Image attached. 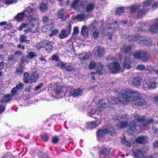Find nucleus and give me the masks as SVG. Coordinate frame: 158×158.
Returning <instances> with one entry per match:
<instances>
[{
  "label": "nucleus",
  "instance_id": "19",
  "mask_svg": "<svg viewBox=\"0 0 158 158\" xmlns=\"http://www.w3.org/2000/svg\"><path fill=\"white\" fill-rule=\"evenodd\" d=\"M110 151L106 148H103L100 151V158H108Z\"/></svg>",
  "mask_w": 158,
  "mask_h": 158
},
{
  "label": "nucleus",
  "instance_id": "56",
  "mask_svg": "<svg viewBox=\"0 0 158 158\" xmlns=\"http://www.w3.org/2000/svg\"><path fill=\"white\" fill-rule=\"evenodd\" d=\"M79 32L78 28L77 27H75L73 29V34L75 35L77 34Z\"/></svg>",
  "mask_w": 158,
  "mask_h": 158
},
{
  "label": "nucleus",
  "instance_id": "53",
  "mask_svg": "<svg viewBox=\"0 0 158 158\" xmlns=\"http://www.w3.org/2000/svg\"><path fill=\"white\" fill-rule=\"evenodd\" d=\"M145 68L144 66L143 65L140 64L138 65L137 67V69L139 70H143Z\"/></svg>",
  "mask_w": 158,
  "mask_h": 158
},
{
  "label": "nucleus",
  "instance_id": "63",
  "mask_svg": "<svg viewBox=\"0 0 158 158\" xmlns=\"http://www.w3.org/2000/svg\"><path fill=\"white\" fill-rule=\"evenodd\" d=\"M18 48H21L23 50H24L25 49V47L24 46H22L20 44H19L18 45Z\"/></svg>",
  "mask_w": 158,
  "mask_h": 158
},
{
  "label": "nucleus",
  "instance_id": "22",
  "mask_svg": "<svg viewBox=\"0 0 158 158\" xmlns=\"http://www.w3.org/2000/svg\"><path fill=\"white\" fill-rule=\"evenodd\" d=\"M109 131L106 128L100 129L97 132V136L98 138L102 137L108 133Z\"/></svg>",
  "mask_w": 158,
  "mask_h": 158
},
{
  "label": "nucleus",
  "instance_id": "57",
  "mask_svg": "<svg viewBox=\"0 0 158 158\" xmlns=\"http://www.w3.org/2000/svg\"><path fill=\"white\" fill-rule=\"evenodd\" d=\"M152 9H155L158 8V2H154L152 6Z\"/></svg>",
  "mask_w": 158,
  "mask_h": 158
},
{
  "label": "nucleus",
  "instance_id": "4",
  "mask_svg": "<svg viewBox=\"0 0 158 158\" xmlns=\"http://www.w3.org/2000/svg\"><path fill=\"white\" fill-rule=\"evenodd\" d=\"M134 118L135 119V121L131 123L128 125L129 130H131L132 131L135 130L136 126L139 125V127H141L149 124L153 122V120L152 119L145 120H144L143 118L138 115H135Z\"/></svg>",
  "mask_w": 158,
  "mask_h": 158
},
{
  "label": "nucleus",
  "instance_id": "60",
  "mask_svg": "<svg viewBox=\"0 0 158 158\" xmlns=\"http://www.w3.org/2000/svg\"><path fill=\"white\" fill-rule=\"evenodd\" d=\"M5 108L4 106L2 105H0V113L3 111L4 110Z\"/></svg>",
  "mask_w": 158,
  "mask_h": 158
},
{
  "label": "nucleus",
  "instance_id": "48",
  "mask_svg": "<svg viewBox=\"0 0 158 158\" xmlns=\"http://www.w3.org/2000/svg\"><path fill=\"white\" fill-rule=\"evenodd\" d=\"M74 69V68L73 66L70 65L68 66H66L65 69L66 71L70 72L73 70Z\"/></svg>",
  "mask_w": 158,
  "mask_h": 158
},
{
  "label": "nucleus",
  "instance_id": "8",
  "mask_svg": "<svg viewBox=\"0 0 158 158\" xmlns=\"http://www.w3.org/2000/svg\"><path fill=\"white\" fill-rule=\"evenodd\" d=\"M134 56L136 59H140L143 62H146L149 59L150 56L146 52H136L134 54Z\"/></svg>",
  "mask_w": 158,
  "mask_h": 158
},
{
  "label": "nucleus",
  "instance_id": "50",
  "mask_svg": "<svg viewBox=\"0 0 158 158\" xmlns=\"http://www.w3.org/2000/svg\"><path fill=\"white\" fill-rule=\"evenodd\" d=\"M58 32V31L57 29L53 31H52L51 32V33L49 35V36L50 37H52L53 35H56Z\"/></svg>",
  "mask_w": 158,
  "mask_h": 158
},
{
  "label": "nucleus",
  "instance_id": "45",
  "mask_svg": "<svg viewBox=\"0 0 158 158\" xmlns=\"http://www.w3.org/2000/svg\"><path fill=\"white\" fill-rule=\"evenodd\" d=\"M99 34V32L98 30L94 31L93 33V37L95 39H96L98 37Z\"/></svg>",
  "mask_w": 158,
  "mask_h": 158
},
{
  "label": "nucleus",
  "instance_id": "32",
  "mask_svg": "<svg viewBox=\"0 0 158 158\" xmlns=\"http://www.w3.org/2000/svg\"><path fill=\"white\" fill-rule=\"evenodd\" d=\"M132 48L131 46H123L121 48L122 51H123L124 52L127 53L130 51Z\"/></svg>",
  "mask_w": 158,
  "mask_h": 158
},
{
  "label": "nucleus",
  "instance_id": "24",
  "mask_svg": "<svg viewBox=\"0 0 158 158\" xmlns=\"http://www.w3.org/2000/svg\"><path fill=\"white\" fill-rule=\"evenodd\" d=\"M88 31L87 27L85 26H83L81 32V35L84 37H87L88 36Z\"/></svg>",
  "mask_w": 158,
  "mask_h": 158
},
{
  "label": "nucleus",
  "instance_id": "6",
  "mask_svg": "<svg viewBox=\"0 0 158 158\" xmlns=\"http://www.w3.org/2000/svg\"><path fill=\"white\" fill-rule=\"evenodd\" d=\"M103 66L101 63H98L96 64L94 61H92L90 62L89 65V68L90 69L96 68L97 69L96 72H92L90 75H94L96 73H98L99 75H102V71L103 69Z\"/></svg>",
  "mask_w": 158,
  "mask_h": 158
},
{
  "label": "nucleus",
  "instance_id": "16",
  "mask_svg": "<svg viewBox=\"0 0 158 158\" xmlns=\"http://www.w3.org/2000/svg\"><path fill=\"white\" fill-rule=\"evenodd\" d=\"M64 87L59 83H56L54 85L53 90L56 95H59L63 91Z\"/></svg>",
  "mask_w": 158,
  "mask_h": 158
},
{
  "label": "nucleus",
  "instance_id": "28",
  "mask_svg": "<svg viewBox=\"0 0 158 158\" xmlns=\"http://www.w3.org/2000/svg\"><path fill=\"white\" fill-rule=\"evenodd\" d=\"M54 26L53 23H51L48 25H46L44 26L42 28V30L44 32L47 31H49L52 28H53Z\"/></svg>",
  "mask_w": 158,
  "mask_h": 158
},
{
  "label": "nucleus",
  "instance_id": "26",
  "mask_svg": "<svg viewBox=\"0 0 158 158\" xmlns=\"http://www.w3.org/2000/svg\"><path fill=\"white\" fill-rule=\"evenodd\" d=\"M149 31L153 33H156L158 31V22L154 23L150 27Z\"/></svg>",
  "mask_w": 158,
  "mask_h": 158
},
{
  "label": "nucleus",
  "instance_id": "43",
  "mask_svg": "<svg viewBox=\"0 0 158 158\" xmlns=\"http://www.w3.org/2000/svg\"><path fill=\"white\" fill-rule=\"evenodd\" d=\"M145 11H143L141 10H139L137 15V17L138 18H142L145 15Z\"/></svg>",
  "mask_w": 158,
  "mask_h": 158
},
{
  "label": "nucleus",
  "instance_id": "35",
  "mask_svg": "<svg viewBox=\"0 0 158 158\" xmlns=\"http://www.w3.org/2000/svg\"><path fill=\"white\" fill-rule=\"evenodd\" d=\"M122 142L123 144L129 147L131 146V143L126 140L125 137L122 138Z\"/></svg>",
  "mask_w": 158,
  "mask_h": 158
},
{
  "label": "nucleus",
  "instance_id": "52",
  "mask_svg": "<svg viewBox=\"0 0 158 158\" xmlns=\"http://www.w3.org/2000/svg\"><path fill=\"white\" fill-rule=\"evenodd\" d=\"M59 140V139L57 136L53 137L52 139V142L54 144L57 143Z\"/></svg>",
  "mask_w": 158,
  "mask_h": 158
},
{
  "label": "nucleus",
  "instance_id": "17",
  "mask_svg": "<svg viewBox=\"0 0 158 158\" xmlns=\"http://www.w3.org/2000/svg\"><path fill=\"white\" fill-rule=\"evenodd\" d=\"M69 28V31H67L65 29H63L59 34V37L60 39L65 38L69 36L70 33V31L71 29V26L69 25L68 27H67V28Z\"/></svg>",
  "mask_w": 158,
  "mask_h": 158
},
{
  "label": "nucleus",
  "instance_id": "38",
  "mask_svg": "<svg viewBox=\"0 0 158 158\" xmlns=\"http://www.w3.org/2000/svg\"><path fill=\"white\" fill-rule=\"evenodd\" d=\"M152 2V0H147L146 1L143 2L142 7L143 8L147 7L151 5Z\"/></svg>",
  "mask_w": 158,
  "mask_h": 158
},
{
  "label": "nucleus",
  "instance_id": "49",
  "mask_svg": "<svg viewBox=\"0 0 158 158\" xmlns=\"http://www.w3.org/2000/svg\"><path fill=\"white\" fill-rule=\"evenodd\" d=\"M19 90L15 87L13 88L11 90V93L13 95H15L17 94V93Z\"/></svg>",
  "mask_w": 158,
  "mask_h": 158
},
{
  "label": "nucleus",
  "instance_id": "23",
  "mask_svg": "<svg viewBox=\"0 0 158 158\" xmlns=\"http://www.w3.org/2000/svg\"><path fill=\"white\" fill-rule=\"evenodd\" d=\"M104 52V48H103L99 47L95 48L94 51V53L98 55L99 56H101L102 55Z\"/></svg>",
  "mask_w": 158,
  "mask_h": 158
},
{
  "label": "nucleus",
  "instance_id": "27",
  "mask_svg": "<svg viewBox=\"0 0 158 158\" xmlns=\"http://www.w3.org/2000/svg\"><path fill=\"white\" fill-rule=\"evenodd\" d=\"M12 95L11 94L5 95L3 99L1 101V102L2 103H5L8 102L12 99Z\"/></svg>",
  "mask_w": 158,
  "mask_h": 158
},
{
  "label": "nucleus",
  "instance_id": "5",
  "mask_svg": "<svg viewBox=\"0 0 158 158\" xmlns=\"http://www.w3.org/2000/svg\"><path fill=\"white\" fill-rule=\"evenodd\" d=\"M39 77V75L37 72L33 73L29 76V74L26 72L24 74L23 81L25 83H32L36 82Z\"/></svg>",
  "mask_w": 158,
  "mask_h": 158
},
{
  "label": "nucleus",
  "instance_id": "44",
  "mask_svg": "<svg viewBox=\"0 0 158 158\" xmlns=\"http://www.w3.org/2000/svg\"><path fill=\"white\" fill-rule=\"evenodd\" d=\"M57 64L58 66L63 69H65L66 67L65 66L66 64L62 61L58 62Z\"/></svg>",
  "mask_w": 158,
  "mask_h": 158
},
{
  "label": "nucleus",
  "instance_id": "46",
  "mask_svg": "<svg viewBox=\"0 0 158 158\" xmlns=\"http://www.w3.org/2000/svg\"><path fill=\"white\" fill-rule=\"evenodd\" d=\"M148 69L150 71H151L152 70L156 73L158 74V69H155L152 66H149Z\"/></svg>",
  "mask_w": 158,
  "mask_h": 158
},
{
  "label": "nucleus",
  "instance_id": "12",
  "mask_svg": "<svg viewBox=\"0 0 158 158\" xmlns=\"http://www.w3.org/2000/svg\"><path fill=\"white\" fill-rule=\"evenodd\" d=\"M52 43L48 41H44L39 43L35 46L38 50L42 48H45L48 51L51 50L52 48Z\"/></svg>",
  "mask_w": 158,
  "mask_h": 158
},
{
  "label": "nucleus",
  "instance_id": "55",
  "mask_svg": "<svg viewBox=\"0 0 158 158\" xmlns=\"http://www.w3.org/2000/svg\"><path fill=\"white\" fill-rule=\"evenodd\" d=\"M43 85V84L42 83H40L35 88V90H37L40 89Z\"/></svg>",
  "mask_w": 158,
  "mask_h": 158
},
{
  "label": "nucleus",
  "instance_id": "64",
  "mask_svg": "<svg viewBox=\"0 0 158 158\" xmlns=\"http://www.w3.org/2000/svg\"><path fill=\"white\" fill-rule=\"evenodd\" d=\"M155 102L157 105H158V97H155L154 98Z\"/></svg>",
  "mask_w": 158,
  "mask_h": 158
},
{
  "label": "nucleus",
  "instance_id": "25",
  "mask_svg": "<svg viewBox=\"0 0 158 158\" xmlns=\"http://www.w3.org/2000/svg\"><path fill=\"white\" fill-rule=\"evenodd\" d=\"M66 13V10L64 9H60L58 13V17L62 20L65 19V14Z\"/></svg>",
  "mask_w": 158,
  "mask_h": 158
},
{
  "label": "nucleus",
  "instance_id": "31",
  "mask_svg": "<svg viewBox=\"0 0 158 158\" xmlns=\"http://www.w3.org/2000/svg\"><path fill=\"white\" fill-rule=\"evenodd\" d=\"M146 140V137L143 136H141L136 139V141L137 143H142L145 142Z\"/></svg>",
  "mask_w": 158,
  "mask_h": 158
},
{
  "label": "nucleus",
  "instance_id": "10",
  "mask_svg": "<svg viewBox=\"0 0 158 158\" xmlns=\"http://www.w3.org/2000/svg\"><path fill=\"white\" fill-rule=\"evenodd\" d=\"M110 72L113 73H116L123 71L119 64L116 62H113L108 65Z\"/></svg>",
  "mask_w": 158,
  "mask_h": 158
},
{
  "label": "nucleus",
  "instance_id": "30",
  "mask_svg": "<svg viewBox=\"0 0 158 158\" xmlns=\"http://www.w3.org/2000/svg\"><path fill=\"white\" fill-rule=\"evenodd\" d=\"M22 54V52L20 51H17L15 52V54L9 58V61L14 59L16 56H19Z\"/></svg>",
  "mask_w": 158,
  "mask_h": 158
},
{
  "label": "nucleus",
  "instance_id": "13",
  "mask_svg": "<svg viewBox=\"0 0 158 158\" xmlns=\"http://www.w3.org/2000/svg\"><path fill=\"white\" fill-rule=\"evenodd\" d=\"M127 116L125 115H122L119 117H117L114 119L115 120L120 121L119 123H118L116 126L120 128H122L126 127L127 125V122L126 119Z\"/></svg>",
  "mask_w": 158,
  "mask_h": 158
},
{
  "label": "nucleus",
  "instance_id": "36",
  "mask_svg": "<svg viewBox=\"0 0 158 158\" xmlns=\"http://www.w3.org/2000/svg\"><path fill=\"white\" fill-rule=\"evenodd\" d=\"M94 5L92 4H89L86 7V10L88 12H91L94 9Z\"/></svg>",
  "mask_w": 158,
  "mask_h": 158
},
{
  "label": "nucleus",
  "instance_id": "20",
  "mask_svg": "<svg viewBox=\"0 0 158 158\" xmlns=\"http://www.w3.org/2000/svg\"><path fill=\"white\" fill-rule=\"evenodd\" d=\"M137 40L143 42V43L144 44L147 45L150 44L152 43V41L150 39L148 38L145 39V38L140 36L135 37V39L133 40L134 41Z\"/></svg>",
  "mask_w": 158,
  "mask_h": 158
},
{
  "label": "nucleus",
  "instance_id": "51",
  "mask_svg": "<svg viewBox=\"0 0 158 158\" xmlns=\"http://www.w3.org/2000/svg\"><path fill=\"white\" fill-rule=\"evenodd\" d=\"M24 85L22 83H20L19 84L17 85L16 87L18 90H20L23 88Z\"/></svg>",
  "mask_w": 158,
  "mask_h": 158
},
{
  "label": "nucleus",
  "instance_id": "14",
  "mask_svg": "<svg viewBox=\"0 0 158 158\" xmlns=\"http://www.w3.org/2000/svg\"><path fill=\"white\" fill-rule=\"evenodd\" d=\"M96 119L95 121L87 123L85 125V127L88 129H92L98 127L101 123L102 120L101 118Z\"/></svg>",
  "mask_w": 158,
  "mask_h": 158
},
{
  "label": "nucleus",
  "instance_id": "1",
  "mask_svg": "<svg viewBox=\"0 0 158 158\" xmlns=\"http://www.w3.org/2000/svg\"><path fill=\"white\" fill-rule=\"evenodd\" d=\"M111 103L112 104L121 103L125 105L131 103L136 106L144 105L146 104L144 100L140 98L138 92L128 89L122 90L117 98L112 97Z\"/></svg>",
  "mask_w": 158,
  "mask_h": 158
},
{
  "label": "nucleus",
  "instance_id": "59",
  "mask_svg": "<svg viewBox=\"0 0 158 158\" xmlns=\"http://www.w3.org/2000/svg\"><path fill=\"white\" fill-rule=\"evenodd\" d=\"M43 20L45 23H46L48 21V17L45 16L43 18Z\"/></svg>",
  "mask_w": 158,
  "mask_h": 158
},
{
  "label": "nucleus",
  "instance_id": "47",
  "mask_svg": "<svg viewBox=\"0 0 158 158\" xmlns=\"http://www.w3.org/2000/svg\"><path fill=\"white\" fill-rule=\"evenodd\" d=\"M41 137L44 141H47L48 139V135L46 134H42L41 135Z\"/></svg>",
  "mask_w": 158,
  "mask_h": 158
},
{
  "label": "nucleus",
  "instance_id": "42",
  "mask_svg": "<svg viewBox=\"0 0 158 158\" xmlns=\"http://www.w3.org/2000/svg\"><path fill=\"white\" fill-rule=\"evenodd\" d=\"M36 56V54L34 52H29L27 55V57L32 59Z\"/></svg>",
  "mask_w": 158,
  "mask_h": 158
},
{
  "label": "nucleus",
  "instance_id": "11",
  "mask_svg": "<svg viewBox=\"0 0 158 158\" xmlns=\"http://www.w3.org/2000/svg\"><path fill=\"white\" fill-rule=\"evenodd\" d=\"M156 85L158 87V82L156 85L154 79H152L147 78L143 82V86L144 88H154Z\"/></svg>",
  "mask_w": 158,
  "mask_h": 158
},
{
  "label": "nucleus",
  "instance_id": "2",
  "mask_svg": "<svg viewBox=\"0 0 158 158\" xmlns=\"http://www.w3.org/2000/svg\"><path fill=\"white\" fill-rule=\"evenodd\" d=\"M28 17V19L29 20V27L27 28L28 24L26 23H23L18 28V29L19 31H21L23 28L26 29L24 30V32L26 34H31L36 32L38 29V25L40 23L39 20L37 17H33V13Z\"/></svg>",
  "mask_w": 158,
  "mask_h": 158
},
{
  "label": "nucleus",
  "instance_id": "62",
  "mask_svg": "<svg viewBox=\"0 0 158 158\" xmlns=\"http://www.w3.org/2000/svg\"><path fill=\"white\" fill-rule=\"evenodd\" d=\"M7 24V23L6 22L4 21L0 23V25L1 26H4L6 25Z\"/></svg>",
  "mask_w": 158,
  "mask_h": 158
},
{
  "label": "nucleus",
  "instance_id": "33",
  "mask_svg": "<svg viewBox=\"0 0 158 158\" xmlns=\"http://www.w3.org/2000/svg\"><path fill=\"white\" fill-rule=\"evenodd\" d=\"M80 3V0H74V2L71 5V7L74 9H76L78 5Z\"/></svg>",
  "mask_w": 158,
  "mask_h": 158
},
{
  "label": "nucleus",
  "instance_id": "29",
  "mask_svg": "<svg viewBox=\"0 0 158 158\" xmlns=\"http://www.w3.org/2000/svg\"><path fill=\"white\" fill-rule=\"evenodd\" d=\"M19 41L21 43L26 42L27 44H29L30 41L27 40V37L24 35H21L20 37Z\"/></svg>",
  "mask_w": 158,
  "mask_h": 158
},
{
  "label": "nucleus",
  "instance_id": "15",
  "mask_svg": "<svg viewBox=\"0 0 158 158\" xmlns=\"http://www.w3.org/2000/svg\"><path fill=\"white\" fill-rule=\"evenodd\" d=\"M67 88V90L69 92L70 95L73 97H77L83 94V90L80 88L75 89L70 86L68 87Z\"/></svg>",
  "mask_w": 158,
  "mask_h": 158
},
{
  "label": "nucleus",
  "instance_id": "18",
  "mask_svg": "<svg viewBox=\"0 0 158 158\" xmlns=\"http://www.w3.org/2000/svg\"><path fill=\"white\" fill-rule=\"evenodd\" d=\"M142 82V79L140 77L137 76L134 77L131 80L132 85L135 86L141 85Z\"/></svg>",
  "mask_w": 158,
  "mask_h": 158
},
{
  "label": "nucleus",
  "instance_id": "3",
  "mask_svg": "<svg viewBox=\"0 0 158 158\" xmlns=\"http://www.w3.org/2000/svg\"><path fill=\"white\" fill-rule=\"evenodd\" d=\"M110 104V103L109 102L108 100L107 99L101 100L97 106H93L90 110H88L87 115L96 119H97V117L100 115L101 112L103 109L107 107Z\"/></svg>",
  "mask_w": 158,
  "mask_h": 158
},
{
  "label": "nucleus",
  "instance_id": "58",
  "mask_svg": "<svg viewBox=\"0 0 158 158\" xmlns=\"http://www.w3.org/2000/svg\"><path fill=\"white\" fill-rule=\"evenodd\" d=\"M23 72V71L22 69L20 68L18 69H17L16 71V73L19 75H20Z\"/></svg>",
  "mask_w": 158,
  "mask_h": 158
},
{
  "label": "nucleus",
  "instance_id": "41",
  "mask_svg": "<svg viewBox=\"0 0 158 158\" xmlns=\"http://www.w3.org/2000/svg\"><path fill=\"white\" fill-rule=\"evenodd\" d=\"M124 12L123 8L120 7L118 8L116 11V13L117 15H122Z\"/></svg>",
  "mask_w": 158,
  "mask_h": 158
},
{
  "label": "nucleus",
  "instance_id": "7",
  "mask_svg": "<svg viewBox=\"0 0 158 158\" xmlns=\"http://www.w3.org/2000/svg\"><path fill=\"white\" fill-rule=\"evenodd\" d=\"M35 10L34 8L28 7L24 11L18 13L15 17V19L19 21L22 19L24 16L28 17L29 15H30L31 14L35 11Z\"/></svg>",
  "mask_w": 158,
  "mask_h": 158
},
{
  "label": "nucleus",
  "instance_id": "37",
  "mask_svg": "<svg viewBox=\"0 0 158 158\" xmlns=\"http://www.w3.org/2000/svg\"><path fill=\"white\" fill-rule=\"evenodd\" d=\"M87 18V16L83 14L78 15L77 17V19L80 21H82Z\"/></svg>",
  "mask_w": 158,
  "mask_h": 158
},
{
  "label": "nucleus",
  "instance_id": "40",
  "mask_svg": "<svg viewBox=\"0 0 158 158\" xmlns=\"http://www.w3.org/2000/svg\"><path fill=\"white\" fill-rule=\"evenodd\" d=\"M18 0H5L4 1V3L6 5H9L13 3L16 2Z\"/></svg>",
  "mask_w": 158,
  "mask_h": 158
},
{
  "label": "nucleus",
  "instance_id": "21",
  "mask_svg": "<svg viewBox=\"0 0 158 158\" xmlns=\"http://www.w3.org/2000/svg\"><path fill=\"white\" fill-rule=\"evenodd\" d=\"M131 61L128 58L125 57L124 59V62L123 64V66L124 69H127L131 68Z\"/></svg>",
  "mask_w": 158,
  "mask_h": 158
},
{
  "label": "nucleus",
  "instance_id": "34",
  "mask_svg": "<svg viewBox=\"0 0 158 158\" xmlns=\"http://www.w3.org/2000/svg\"><path fill=\"white\" fill-rule=\"evenodd\" d=\"M48 9V6L46 4L42 3L40 4V9L42 11H44Z\"/></svg>",
  "mask_w": 158,
  "mask_h": 158
},
{
  "label": "nucleus",
  "instance_id": "61",
  "mask_svg": "<svg viewBox=\"0 0 158 158\" xmlns=\"http://www.w3.org/2000/svg\"><path fill=\"white\" fill-rule=\"evenodd\" d=\"M157 154H155L149 157L148 158H157Z\"/></svg>",
  "mask_w": 158,
  "mask_h": 158
},
{
  "label": "nucleus",
  "instance_id": "39",
  "mask_svg": "<svg viewBox=\"0 0 158 158\" xmlns=\"http://www.w3.org/2000/svg\"><path fill=\"white\" fill-rule=\"evenodd\" d=\"M140 5H135L132 6L131 7L130 11L131 12H134L135 11V10L138 9L140 6Z\"/></svg>",
  "mask_w": 158,
  "mask_h": 158
},
{
  "label": "nucleus",
  "instance_id": "9",
  "mask_svg": "<svg viewBox=\"0 0 158 158\" xmlns=\"http://www.w3.org/2000/svg\"><path fill=\"white\" fill-rule=\"evenodd\" d=\"M148 151V149L146 147H144L142 150L139 148H134L133 150L134 156L135 158H146L144 154Z\"/></svg>",
  "mask_w": 158,
  "mask_h": 158
},
{
  "label": "nucleus",
  "instance_id": "54",
  "mask_svg": "<svg viewBox=\"0 0 158 158\" xmlns=\"http://www.w3.org/2000/svg\"><path fill=\"white\" fill-rule=\"evenodd\" d=\"M52 60L55 61H57L59 60V57L57 55H54L52 57Z\"/></svg>",
  "mask_w": 158,
  "mask_h": 158
}]
</instances>
